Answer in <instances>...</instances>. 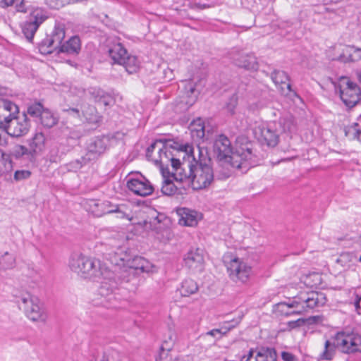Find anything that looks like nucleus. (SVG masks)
<instances>
[{"instance_id": "obj_24", "label": "nucleus", "mask_w": 361, "mask_h": 361, "mask_svg": "<svg viewBox=\"0 0 361 361\" xmlns=\"http://www.w3.org/2000/svg\"><path fill=\"white\" fill-rule=\"evenodd\" d=\"M189 129L192 139L198 142V147L200 141L203 140L205 136V127L203 121L200 118L194 120L190 123Z\"/></svg>"}, {"instance_id": "obj_44", "label": "nucleus", "mask_w": 361, "mask_h": 361, "mask_svg": "<svg viewBox=\"0 0 361 361\" xmlns=\"http://www.w3.org/2000/svg\"><path fill=\"white\" fill-rule=\"evenodd\" d=\"M346 135H352L353 139H356L361 142V130L358 128V124L354 123L345 130Z\"/></svg>"}, {"instance_id": "obj_26", "label": "nucleus", "mask_w": 361, "mask_h": 361, "mask_svg": "<svg viewBox=\"0 0 361 361\" xmlns=\"http://www.w3.org/2000/svg\"><path fill=\"white\" fill-rule=\"evenodd\" d=\"M336 341L332 342L326 339L324 343V348L319 355V360H331L334 357L337 348Z\"/></svg>"}, {"instance_id": "obj_16", "label": "nucleus", "mask_w": 361, "mask_h": 361, "mask_svg": "<svg viewBox=\"0 0 361 361\" xmlns=\"http://www.w3.org/2000/svg\"><path fill=\"white\" fill-rule=\"evenodd\" d=\"M185 265L194 272H201L204 268V253L203 250H190L184 257Z\"/></svg>"}, {"instance_id": "obj_18", "label": "nucleus", "mask_w": 361, "mask_h": 361, "mask_svg": "<svg viewBox=\"0 0 361 361\" xmlns=\"http://www.w3.org/2000/svg\"><path fill=\"white\" fill-rule=\"evenodd\" d=\"M128 261V273L133 275V279H136V275L142 273H149L152 271L153 265L147 259L140 256H135L132 259H126Z\"/></svg>"}, {"instance_id": "obj_58", "label": "nucleus", "mask_w": 361, "mask_h": 361, "mask_svg": "<svg viewBox=\"0 0 361 361\" xmlns=\"http://www.w3.org/2000/svg\"><path fill=\"white\" fill-rule=\"evenodd\" d=\"M357 77L360 82H361V71L357 73Z\"/></svg>"}, {"instance_id": "obj_41", "label": "nucleus", "mask_w": 361, "mask_h": 361, "mask_svg": "<svg viewBox=\"0 0 361 361\" xmlns=\"http://www.w3.org/2000/svg\"><path fill=\"white\" fill-rule=\"evenodd\" d=\"M45 109L40 102H35L28 106L27 112L32 117L39 118Z\"/></svg>"}, {"instance_id": "obj_11", "label": "nucleus", "mask_w": 361, "mask_h": 361, "mask_svg": "<svg viewBox=\"0 0 361 361\" xmlns=\"http://www.w3.org/2000/svg\"><path fill=\"white\" fill-rule=\"evenodd\" d=\"M111 137L101 135L92 137L86 147V153L83 156L85 161H92L98 159L109 149Z\"/></svg>"}, {"instance_id": "obj_29", "label": "nucleus", "mask_w": 361, "mask_h": 361, "mask_svg": "<svg viewBox=\"0 0 361 361\" xmlns=\"http://www.w3.org/2000/svg\"><path fill=\"white\" fill-rule=\"evenodd\" d=\"M198 290L197 283L190 279H185L183 281L180 292L182 296L188 297L195 293Z\"/></svg>"}, {"instance_id": "obj_23", "label": "nucleus", "mask_w": 361, "mask_h": 361, "mask_svg": "<svg viewBox=\"0 0 361 361\" xmlns=\"http://www.w3.org/2000/svg\"><path fill=\"white\" fill-rule=\"evenodd\" d=\"M80 49L81 42L80 38L78 36H73L60 46L59 52L67 54H78Z\"/></svg>"}, {"instance_id": "obj_35", "label": "nucleus", "mask_w": 361, "mask_h": 361, "mask_svg": "<svg viewBox=\"0 0 361 361\" xmlns=\"http://www.w3.org/2000/svg\"><path fill=\"white\" fill-rule=\"evenodd\" d=\"M49 37L52 39L56 47L59 49L60 46L63 44L62 41L65 37V29L63 25H56Z\"/></svg>"}, {"instance_id": "obj_17", "label": "nucleus", "mask_w": 361, "mask_h": 361, "mask_svg": "<svg viewBox=\"0 0 361 361\" xmlns=\"http://www.w3.org/2000/svg\"><path fill=\"white\" fill-rule=\"evenodd\" d=\"M276 352L273 348H251L240 361H276Z\"/></svg>"}, {"instance_id": "obj_4", "label": "nucleus", "mask_w": 361, "mask_h": 361, "mask_svg": "<svg viewBox=\"0 0 361 361\" xmlns=\"http://www.w3.org/2000/svg\"><path fill=\"white\" fill-rule=\"evenodd\" d=\"M68 266L73 271L84 279L91 280H97L101 277L110 279L113 275V271L102 264L99 260L82 253L72 254Z\"/></svg>"}, {"instance_id": "obj_32", "label": "nucleus", "mask_w": 361, "mask_h": 361, "mask_svg": "<svg viewBox=\"0 0 361 361\" xmlns=\"http://www.w3.org/2000/svg\"><path fill=\"white\" fill-rule=\"evenodd\" d=\"M271 79L276 85H286V88L289 92L291 91V85L287 83L289 81V76L283 71H274L271 73Z\"/></svg>"}, {"instance_id": "obj_12", "label": "nucleus", "mask_w": 361, "mask_h": 361, "mask_svg": "<svg viewBox=\"0 0 361 361\" xmlns=\"http://www.w3.org/2000/svg\"><path fill=\"white\" fill-rule=\"evenodd\" d=\"M47 16L41 9L34 10L28 19L21 25L22 32L28 41H32L39 26L46 20Z\"/></svg>"}, {"instance_id": "obj_45", "label": "nucleus", "mask_w": 361, "mask_h": 361, "mask_svg": "<svg viewBox=\"0 0 361 361\" xmlns=\"http://www.w3.org/2000/svg\"><path fill=\"white\" fill-rule=\"evenodd\" d=\"M221 331H219L218 329H214L212 330H210L205 334H203L201 335V338L204 340H207L209 336H211L213 338V344H214L217 341L222 338V337L220 335Z\"/></svg>"}, {"instance_id": "obj_57", "label": "nucleus", "mask_w": 361, "mask_h": 361, "mask_svg": "<svg viewBox=\"0 0 361 361\" xmlns=\"http://www.w3.org/2000/svg\"><path fill=\"white\" fill-rule=\"evenodd\" d=\"M195 91V88L194 87H192V85H190L189 92L190 94H194Z\"/></svg>"}, {"instance_id": "obj_1", "label": "nucleus", "mask_w": 361, "mask_h": 361, "mask_svg": "<svg viewBox=\"0 0 361 361\" xmlns=\"http://www.w3.org/2000/svg\"><path fill=\"white\" fill-rule=\"evenodd\" d=\"M197 149V158L190 145H169L157 140L147 148L146 156L161 169L171 166L176 180L187 181L193 190H202L212 183L214 172L207 150L200 146Z\"/></svg>"}, {"instance_id": "obj_28", "label": "nucleus", "mask_w": 361, "mask_h": 361, "mask_svg": "<svg viewBox=\"0 0 361 361\" xmlns=\"http://www.w3.org/2000/svg\"><path fill=\"white\" fill-rule=\"evenodd\" d=\"M120 65L123 66L128 73H136L140 68V61L135 56L127 55Z\"/></svg>"}, {"instance_id": "obj_7", "label": "nucleus", "mask_w": 361, "mask_h": 361, "mask_svg": "<svg viewBox=\"0 0 361 361\" xmlns=\"http://www.w3.org/2000/svg\"><path fill=\"white\" fill-rule=\"evenodd\" d=\"M337 88L341 100L347 106H354L361 99L360 88L347 77L340 78Z\"/></svg>"}, {"instance_id": "obj_14", "label": "nucleus", "mask_w": 361, "mask_h": 361, "mask_svg": "<svg viewBox=\"0 0 361 361\" xmlns=\"http://www.w3.org/2000/svg\"><path fill=\"white\" fill-rule=\"evenodd\" d=\"M29 128L30 122L27 115L23 114L22 116L15 115L4 130L12 137H20L25 135L29 131Z\"/></svg>"}, {"instance_id": "obj_30", "label": "nucleus", "mask_w": 361, "mask_h": 361, "mask_svg": "<svg viewBox=\"0 0 361 361\" xmlns=\"http://www.w3.org/2000/svg\"><path fill=\"white\" fill-rule=\"evenodd\" d=\"M277 124L279 125L280 134L283 132L292 133L295 130V120L292 116L281 118Z\"/></svg>"}, {"instance_id": "obj_19", "label": "nucleus", "mask_w": 361, "mask_h": 361, "mask_svg": "<svg viewBox=\"0 0 361 361\" xmlns=\"http://www.w3.org/2000/svg\"><path fill=\"white\" fill-rule=\"evenodd\" d=\"M18 114V107L10 100L0 99V128L4 130L9 121Z\"/></svg>"}, {"instance_id": "obj_34", "label": "nucleus", "mask_w": 361, "mask_h": 361, "mask_svg": "<svg viewBox=\"0 0 361 361\" xmlns=\"http://www.w3.org/2000/svg\"><path fill=\"white\" fill-rule=\"evenodd\" d=\"M176 334L170 331L169 335V339L164 340L162 345L160 347L161 353L159 354V357L156 358V361H161L162 360L163 356L169 351L171 350V348L173 347V345L176 340Z\"/></svg>"}, {"instance_id": "obj_52", "label": "nucleus", "mask_w": 361, "mask_h": 361, "mask_svg": "<svg viewBox=\"0 0 361 361\" xmlns=\"http://www.w3.org/2000/svg\"><path fill=\"white\" fill-rule=\"evenodd\" d=\"M303 323H304V320L303 319H298V320H295V321L289 322L288 323V326L290 328L293 329V328L300 326Z\"/></svg>"}, {"instance_id": "obj_3", "label": "nucleus", "mask_w": 361, "mask_h": 361, "mask_svg": "<svg viewBox=\"0 0 361 361\" xmlns=\"http://www.w3.org/2000/svg\"><path fill=\"white\" fill-rule=\"evenodd\" d=\"M326 302V295L322 292H300L290 302H281L277 310L282 314H304L314 308L324 306Z\"/></svg>"}, {"instance_id": "obj_8", "label": "nucleus", "mask_w": 361, "mask_h": 361, "mask_svg": "<svg viewBox=\"0 0 361 361\" xmlns=\"http://www.w3.org/2000/svg\"><path fill=\"white\" fill-rule=\"evenodd\" d=\"M230 279L235 283H245L252 273V267L238 257L224 260Z\"/></svg>"}, {"instance_id": "obj_31", "label": "nucleus", "mask_w": 361, "mask_h": 361, "mask_svg": "<svg viewBox=\"0 0 361 361\" xmlns=\"http://www.w3.org/2000/svg\"><path fill=\"white\" fill-rule=\"evenodd\" d=\"M127 272H128V267H122L120 271H118L117 274H115L116 280H118L120 283H131L133 286H137L139 282V275H136V279L133 280V275L128 274Z\"/></svg>"}, {"instance_id": "obj_55", "label": "nucleus", "mask_w": 361, "mask_h": 361, "mask_svg": "<svg viewBox=\"0 0 361 361\" xmlns=\"http://www.w3.org/2000/svg\"><path fill=\"white\" fill-rule=\"evenodd\" d=\"M308 321L310 323H318L322 321V317L321 316H313L310 317Z\"/></svg>"}, {"instance_id": "obj_40", "label": "nucleus", "mask_w": 361, "mask_h": 361, "mask_svg": "<svg viewBox=\"0 0 361 361\" xmlns=\"http://www.w3.org/2000/svg\"><path fill=\"white\" fill-rule=\"evenodd\" d=\"M101 205L104 206L106 209L104 210V214H111V213H119L121 214V217H123L126 216L125 212L123 210L125 205H111L110 202H105L101 204Z\"/></svg>"}, {"instance_id": "obj_36", "label": "nucleus", "mask_w": 361, "mask_h": 361, "mask_svg": "<svg viewBox=\"0 0 361 361\" xmlns=\"http://www.w3.org/2000/svg\"><path fill=\"white\" fill-rule=\"evenodd\" d=\"M16 258L13 255L6 252L0 256V269H8L14 267Z\"/></svg>"}, {"instance_id": "obj_53", "label": "nucleus", "mask_w": 361, "mask_h": 361, "mask_svg": "<svg viewBox=\"0 0 361 361\" xmlns=\"http://www.w3.org/2000/svg\"><path fill=\"white\" fill-rule=\"evenodd\" d=\"M353 257V255L350 253H343L342 255H341L339 259H338V262H341V263H343L344 262L345 260L347 259H349L350 260V259Z\"/></svg>"}, {"instance_id": "obj_6", "label": "nucleus", "mask_w": 361, "mask_h": 361, "mask_svg": "<svg viewBox=\"0 0 361 361\" xmlns=\"http://www.w3.org/2000/svg\"><path fill=\"white\" fill-rule=\"evenodd\" d=\"M255 137L263 145L274 147L279 142L280 132L277 122L259 123L253 129Z\"/></svg>"}, {"instance_id": "obj_62", "label": "nucleus", "mask_w": 361, "mask_h": 361, "mask_svg": "<svg viewBox=\"0 0 361 361\" xmlns=\"http://www.w3.org/2000/svg\"><path fill=\"white\" fill-rule=\"evenodd\" d=\"M359 240H360V245H361V235H360V236L359 238Z\"/></svg>"}, {"instance_id": "obj_13", "label": "nucleus", "mask_w": 361, "mask_h": 361, "mask_svg": "<svg viewBox=\"0 0 361 361\" xmlns=\"http://www.w3.org/2000/svg\"><path fill=\"white\" fill-rule=\"evenodd\" d=\"M80 111L82 117L88 124L98 126L102 123V116L97 112V109L94 106L88 104H82L80 110L78 108H70L66 110L68 114L78 118L81 116Z\"/></svg>"}, {"instance_id": "obj_42", "label": "nucleus", "mask_w": 361, "mask_h": 361, "mask_svg": "<svg viewBox=\"0 0 361 361\" xmlns=\"http://www.w3.org/2000/svg\"><path fill=\"white\" fill-rule=\"evenodd\" d=\"M90 161H85L83 159V156L78 159H75L74 161H72L69 162L67 164V169L68 171H77L78 170L80 169L83 166L87 164Z\"/></svg>"}, {"instance_id": "obj_60", "label": "nucleus", "mask_w": 361, "mask_h": 361, "mask_svg": "<svg viewBox=\"0 0 361 361\" xmlns=\"http://www.w3.org/2000/svg\"><path fill=\"white\" fill-rule=\"evenodd\" d=\"M0 152H1L2 157L4 158L6 156V154L0 149Z\"/></svg>"}, {"instance_id": "obj_47", "label": "nucleus", "mask_w": 361, "mask_h": 361, "mask_svg": "<svg viewBox=\"0 0 361 361\" xmlns=\"http://www.w3.org/2000/svg\"><path fill=\"white\" fill-rule=\"evenodd\" d=\"M31 172L28 170H18L14 173V179L16 181H20L30 178Z\"/></svg>"}, {"instance_id": "obj_10", "label": "nucleus", "mask_w": 361, "mask_h": 361, "mask_svg": "<svg viewBox=\"0 0 361 361\" xmlns=\"http://www.w3.org/2000/svg\"><path fill=\"white\" fill-rule=\"evenodd\" d=\"M335 341L338 348L343 353H361V335L357 333L338 332Z\"/></svg>"}, {"instance_id": "obj_43", "label": "nucleus", "mask_w": 361, "mask_h": 361, "mask_svg": "<svg viewBox=\"0 0 361 361\" xmlns=\"http://www.w3.org/2000/svg\"><path fill=\"white\" fill-rule=\"evenodd\" d=\"M176 187L169 180H165L161 187V192L166 195H171L176 191Z\"/></svg>"}, {"instance_id": "obj_50", "label": "nucleus", "mask_w": 361, "mask_h": 361, "mask_svg": "<svg viewBox=\"0 0 361 361\" xmlns=\"http://www.w3.org/2000/svg\"><path fill=\"white\" fill-rule=\"evenodd\" d=\"M242 317H239L237 319H233L232 321L226 322L224 325H227V327H231V330L235 328L238 324L240 322Z\"/></svg>"}, {"instance_id": "obj_49", "label": "nucleus", "mask_w": 361, "mask_h": 361, "mask_svg": "<svg viewBox=\"0 0 361 361\" xmlns=\"http://www.w3.org/2000/svg\"><path fill=\"white\" fill-rule=\"evenodd\" d=\"M8 135L6 131L0 133V147H6L8 145Z\"/></svg>"}, {"instance_id": "obj_38", "label": "nucleus", "mask_w": 361, "mask_h": 361, "mask_svg": "<svg viewBox=\"0 0 361 361\" xmlns=\"http://www.w3.org/2000/svg\"><path fill=\"white\" fill-rule=\"evenodd\" d=\"M39 49L40 52L42 54H51L54 50L59 51V48L56 47L55 44L49 37L45 38L40 42Z\"/></svg>"}, {"instance_id": "obj_54", "label": "nucleus", "mask_w": 361, "mask_h": 361, "mask_svg": "<svg viewBox=\"0 0 361 361\" xmlns=\"http://www.w3.org/2000/svg\"><path fill=\"white\" fill-rule=\"evenodd\" d=\"M219 331H221L220 335L221 337L226 335L228 331H231V327H227V325H223L221 328L218 329Z\"/></svg>"}, {"instance_id": "obj_37", "label": "nucleus", "mask_w": 361, "mask_h": 361, "mask_svg": "<svg viewBox=\"0 0 361 361\" xmlns=\"http://www.w3.org/2000/svg\"><path fill=\"white\" fill-rule=\"evenodd\" d=\"M119 252H115L113 261L117 266H122V267H126L128 266V261L126 260V259H132L130 254L127 252H123V250L119 249Z\"/></svg>"}, {"instance_id": "obj_48", "label": "nucleus", "mask_w": 361, "mask_h": 361, "mask_svg": "<svg viewBox=\"0 0 361 361\" xmlns=\"http://www.w3.org/2000/svg\"><path fill=\"white\" fill-rule=\"evenodd\" d=\"M66 3H69L67 0H49V5L54 9H59L63 7Z\"/></svg>"}, {"instance_id": "obj_20", "label": "nucleus", "mask_w": 361, "mask_h": 361, "mask_svg": "<svg viewBox=\"0 0 361 361\" xmlns=\"http://www.w3.org/2000/svg\"><path fill=\"white\" fill-rule=\"evenodd\" d=\"M234 63L245 70H257L258 63L256 57L253 54L237 53L233 56Z\"/></svg>"}, {"instance_id": "obj_22", "label": "nucleus", "mask_w": 361, "mask_h": 361, "mask_svg": "<svg viewBox=\"0 0 361 361\" xmlns=\"http://www.w3.org/2000/svg\"><path fill=\"white\" fill-rule=\"evenodd\" d=\"M89 93L95 102L101 103L106 106H111L114 103L113 96L100 88L92 87L89 89Z\"/></svg>"}, {"instance_id": "obj_51", "label": "nucleus", "mask_w": 361, "mask_h": 361, "mask_svg": "<svg viewBox=\"0 0 361 361\" xmlns=\"http://www.w3.org/2000/svg\"><path fill=\"white\" fill-rule=\"evenodd\" d=\"M281 357L284 361H295V357L288 352H283Z\"/></svg>"}, {"instance_id": "obj_5", "label": "nucleus", "mask_w": 361, "mask_h": 361, "mask_svg": "<svg viewBox=\"0 0 361 361\" xmlns=\"http://www.w3.org/2000/svg\"><path fill=\"white\" fill-rule=\"evenodd\" d=\"M18 302L23 309L26 317L33 322H45L48 314L43 302L35 295L28 293L20 296Z\"/></svg>"}, {"instance_id": "obj_9", "label": "nucleus", "mask_w": 361, "mask_h": 361, "mask_svg": "<svg viewBox=\"0 0 361 361\" xmlns=\"http://www.w3.org/2000/svg\"><path fill=\"white\" fill-rule=\"evenodd\" d=\"M101 278L103 281H101V285L97 290L95 298L93 299V302L94 305L107 307L115 298L114 291L117 288L118 283L116 280L114 272H113V275L110 279Z\"/></svg>"}, {"instance_id": "obj_59", "label": "nucleus", "mask_w": 361, "mask_h": 361, "mask_svg": "<svg viewBox=\"0 0 361 361\" xmlns=\"http://www.w3.org/2000/svg\"><path fill=\"white\" fill-rule=\"evenodd\" d=\"M7 164H8L9 167L11 169L12 168V161L11 160H9Z\"/></svg>"}, {"instance_id": "obj_46", "label": "nucleus", "mask_w": 361, "mask_h": 361, "mask_svg": "<svg viewBox=\"0 0 361 361\" xmlns=\"http://www.w3.org/2000/svg\"><path fill=\"white\" fill-rule=\"evenodd\" d=\"M27 149L25 147H24L23 145H16L13 147V151L11 152V154L16 158H19V157L23 156L24 154H27Z\"/></svg>"}, {"instance_id": "obj_63", "label": "nucleus", "mask_w": 361, "mask_h": 361, "mask_svg": "<svg viewBox=\"0 0 361 361\" xmlns=\"http://www.w3.org/2000/svg\"><path fill=\"white\" fill-rule=\"evenodd\" d=\"M359 262L361 263V255L360 256Z\"/></svg>"}, {"instance_id": "obj_56", "label": "nucleus", "mask_w": 361, "mask_h": 361, "mask_svg": "<svg viewBox=\"0 0 361 361\" xmlns=\"http://www.w3.org/2000/svg\"><path fill=\"white\" fill-rule=\"evenodd\" d=\"M360 301H361V296H359L358 295H355L353 304L357 310H358V309L360 307Z\"/></svg>"}, {"instance_id": "obj_39", "label": "nucleus", "mask_w": 361, "mask_h": 361, "mask_svg": "<svg viewBox=\"0 0 361 361\" xmlns=\"http://www.w3.org/2000/svg\"><path fill=\"white\" fill-rule=\"evenodd\" d=\"M1 4L3 7L13 6L18 12H26V6L24 0H1Z\"/></svg>"}, {"instance_id": "obj_27", "label": "nucleus", "mask_w": 361, "mask_h": 361, "mask_svg": "<svg viewBox=\"0 0 361 361\" xmlns=\"http://www.w3.org/2000/svg\"><path fill=\"white\" fill-rule=\"evenodd\" d=\"M40 123L45 128H51L56 126L59 118L49 109H45L39 116Z\"/></svg>"}, {"instance_id": "obj_61", "label": "nucleus", "mask_w": 361, "mask_h": 361, "mask_svg": "<svg viewBox=\"0 0 361 361\" xmlns=\"http://www.w3.org/2000/svg\"><path fill=\"white\" fill-rule=\"evenodd\" d=\"M230 111H231V114H233V109H230Z\"/></svg>"}, {"instance_id": "obj_2", "label": "nucleus", "mask_w": 361, "mask_h": 361, "mask_svg": "<svg viewBox=\"0 0 361 361\" xmlns=\"http://www.w3.org/2000/svg\"><path fill=\"white\" fill-rule=\"evenodd\" d=\"M213 150L219 166L223 169L221 178L229 177L234 169L249 167L248 160L252 157V150L248 146L233 152L231 141L225 135H220L214 140Z\"/></svg>"}, {"instance_id": "obj_25", "label": "nucleus", "mask_w": 361, "mask_h": 361, "mask_svg": "<svg viewBox=\"0 0 361 361\" xmlns=\"http://www.w3.org/2000/svg\"><path fill=\"white\" fill-rule=\"evenodd\" d=\"M108 52L114 62L118 64H121L128 55L126 49L120 43L114 44L109 48Z\"/></svg>"}, {"instance_id": "obj_15", "label": "nucleus", "mask_w": 361, "mask_h": 361, "mask_svg": "<svg viewBox=\"0 0 361 361\" xmlns=\"http://www.w3.org/2000/svg\"><path fill=\"white\" fill-rule=\"evenodd\" d=\"M127 187L135 195L142 197L148 196L154 191L153 185L142 175L129 178L127 181Z\"/></svg>"}, {"instance_id": "obj_21", "label": "nucleus", "mask_w": 361, "mask_h": 361, "mask_svg": "<svg viewBox=\"0 0 361 361\" xmlns=\"http://www.w3.org/2000/svg\"><path fill=\"white\" fill-rule=\"evenodd\" d=\"M178 214L180 216L178 224L184 226H195L201 218V215L196 211L187 208L179 209Z\"/></svg>"}, {"instance_id": "obj_33", "label": "nucleus", "mask_w": 361, "mask_h": 361, "mask_svg": "<svg viewBox=\"0 0 361 361\" xmlns=\"http://www.w3.org/2000/svg\"><path fill=\"white\" fill-rule=\"evenodd\" d=\"M30 145L34 152L42 151L45 147L44 135L42 133H36Z\"/></svg>"}]
</instances>
